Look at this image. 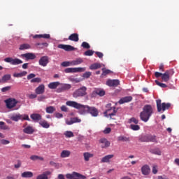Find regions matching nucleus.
<instances>
[{"label": "nucleus", "mask_w": 179, "mask_h": 179, "mask_svg": "<svg viewBox=\"0 0 179 179\" xmlns=\"http://www.w3.org/2000/svg\"><path fill=\"white\" fill-rule=\"evenodd\" d=\"M66 106L73 107L76 110H80V114H91L92 117H97L99 115V110L94 106H89L87 105H82L75 101H67Z\"/></svg>", "instance_id": "nucleus-1"}, {"label": "nucleus", "mask_w": 179, "mask_h": 179, "mask_svg": "<svg viewBox=\"0 0 179 179\" xmlns=\"http://www.w3.org/2000/svg\"><path fill=\"white\" fill-rule=\"evenodd\" d=\"M154 113L155 110L151 105H145L143 108V111L140 113V119L143 122H148Z\"/></svg>", "instance_id": "nucleus-2"}, {"label": "nucleus", "mask_w": 179, "mask_h": 179, "mask_svg": "<svg viewBox=\"0 0 179 179\" xmlns=\"http://www.w3.org/2000/svg\"><path fill=\"white\" fill-rule=\"evenodd\" d=\"M106 110L103 113L105 117H110V120L114 117V115H116L117 114V109L115 108V106H111V103H108L106 106Z\"/></svg>", "instance_id": "nucleus-3"}, {"label": "nucleus", "mask_w": 179, "mask_h": 179, "mask_svg": "<svg viewBox=\"0 0 179 179\" xmlns=\"http://www.w3.org/2000/svg\"><path fill=\"white\" fill-rule=\"evenodd\" d=\"M87 96V87L83 86L78 90H76L73 93V97L78 99V97H85Z\"/></svg>", "instance_id": "nucleus-4"}, {"label": "nucleus", "mask_w": 179, "mask_h": 179, "mask_svg": "<svg viewBox=\"0 0 179 179\" xmlns=\"http://www.w3.org/2000/svg\"><path fill=\"white\" fill-rule=\"evenodd\" d=\"M157 103V111L158 113H161V111H165L166 110H169V108H170V107H171V104L170 103H162V99H157L156 101Z\"/></svg>", "instance_id": "nucleus-5"}, {"label": "nucleus", "mask_w": 179, "mask_h": 179, "mask_svg": "<svg viewBox=\"0 0 179 179\" xmlns=\"http://www.w3.org/2000/svg\"><path fill=\"white\" fill-rule=\"evenodd\" d=\"M6 103V107L8 110H12V108H15L16 106H17L19 101H17L15 98H8L4 101Z\"/></svg>", "instance_id": "nucleus-6"}, {"label": "nucleus", "mask_w": 179, "mask_h": 179, "mask_svg": "<svg viewBox=\"0 0 179 179\" xmlns=\"http://www.w3.org/2000/svg\"><path fill=\"white\" fill-rule=\"evenodd\" d=\"M174 75V70L169 69L165 71V73H162V80L163 82H169L170 80V78Z\"/></svg>", "instance_id": "nucleus-7"}, {"label": "nucleus", "mask_w": 179, "mask_h": 179, "mask_svg": "<svg viewBox=\"0 0 179 179\" xmlns=\"http://www.w3.org/2000/svg\"><path fill=\"white\" fill-rule=\"evenodd\" d=\"M66 178L68 179H85L86 176L78 172H73L72 173H67Z\"/></svg>", "instance_id": "nucleus-8"}, {"label": "nucleus", "mask_w": 179, "mask_h": 179, "mask_svg": "<svg viewBox=\"0 0 179 179\" xmlns=\"http://www.w3.org/2000/svg\"><path fill=\"white\" fill-rule=\"evenodd\" d=\"M5 62H8V64H10L11 65H20L23 62L20 59L15 58L13 59L12 57H6L4 59Z\"/></svg>", "instance_id": "nucleus-9"}, {"label": "nucleus", "mask_w": 179, "mask_h": 179, "mask_svg": "<svg viewBox=\"0 0 179 179\" xmlns=\"http://www.w3.org/2000/svg\"><path fill=\"white\" fill-rule=\"evenodd\" d=\"M86 68L77 67V68H67L64 70L66 73H75L76 72H85Z\"/></svg>", "instance_id": "nucleus-10"}, {"label": "nucleus", "mask_w": 179, "mask_h": 179, "mask_svg": "<svg viewBox=\"0 0 179 179\" xmlns=\"http://www.w3.org/2000/svg\"><path fill=\"white\" fill-rule=\"evenodd\" d=\"M71 88L72 85L71 84H62L61 86L56 90V92L62 93V92H67V90H70Z\"/></svg>", "instance_id": "nucleus-11"}, {"label": "nucleus", "mask_w": 179, "mask_h": 179, "mask_svg": "<svg viewBox=\"0 0 179 179\" xmlns=\"http://www.w3.org/2000/svg\"><path fill=\"white\" fill-rule=\"evenodd\" d=\"M49 63L50 58L48 57V56L41 57L38 61V64L39 65H41V66H47V65H48Z\"/></svg>", "instance_id": "nucleus-12"}, {"label": "nucleus", "mask_w": 179, "mask_h": 179, "mask_svg": "<svg viewBox=\"0 0 179 179\" xmlns=\"http://www.w3.org/2000/svg\"><path fill=\"white\" fill-rule=\"evenodd\" d=\"M57 48H60L61 50H64V51H74L75 50V48L71 45L59 44L57 45Z\"/></svg>", "instance_id": "nucleus-13"}, {"label": "nucleus", "mask_w": 179, "mask_h": 179, "mask_svg": "<svg viewBox=\"0 0 179 179\" xmlns=\"http://www.w3.org/2000/svg\"><path fill=\"white\" fill-rule=\"evenodd\" d=\"M20 57L21 58H25L26 61H29V59H36V55L31 52L22 54Z\"/></svg>", "instance_id": "nucleus-14"}, {"label": "nucleus", "mask_w": 179, "mask_h": 179, "mask_svg": "<svg viewBox=\"0 0 179 179\" xmlns=\"http://www.w3.org/2000/svg\"><path fill=\"white\" fill-rule=\"evenodd\" d=\"M107 86L110 87H117V86L120 85L119 80H108L106 81Z\"/></svg>", "instance_id": "nucleus-15"}, {"label": "nucleus", "mask_w": 179, "mask_h": 179, "mask_svg": "<svg viewBox=\"0 0 179 179\" xmlns=\"http://www.w3.org/2000/svg\"><path fill=\"white\" fill-rule=\"evenodd\" d=\"M99 143L101 144V148L103 149L108 148L110 145V141H107V138H101L99 140Z\"/></svg>", "instance_id": "nucleus-16"}, {"label": "nucleus", "mask_w": 179, "mask_h": 179, "mask_svg": "<svg viewBox=\"0 0 179 179\" xmlns=\"http://www.w3.org/2000/svg\"><path fill=\"white\" fill-rule=\"evenodd\" d=\"M132 96H124L121 98L118 103L119 104H124V103H129L130 101H132Z\"/></svg>", "instance_id": "nucleus-17"}, {"label": "nucleus", "mask_w": 179, "mask_h": 179, "mask_svg": "<svg viewBox=\"0 0 179 179\" xmlns=\"http://www.w3.org/2000/svg\"><path fill=\"white\" fill-rule=\"evenodd\" d=\"M81 120L79 117H71L70 120H66V125H72V124H76V122H81Z\"/></svg>", "instance_id": "nucleus-18"}, {"label": "nucleus", "mask_w": 179, "mask_h": 179, "mask_svg": "<svg viewBox=\"0 0 179 179\" xmlns=\"http://www.w3.org/2000/svg\"><path fill=\"white\" fill-rule=\"evenodd\" d=\"M24 134H27V135H31L34 134V128L31 126H27L23 129Z\"/></svg>", "instance_id": "nucleus-19"}, {"label": "nucleus", "mask_w": 179, "mask_h": 179, "mask_svg": "<svg viewBox=\"0 0 179 179\" xmlns=\"http://www.w3.org/2000/svg\"><path fill=\"white\" fill-rule=\"evenodd\" d=\"M48 176H51V171H45L43 173L38 175L36 177V179H48Z\"/></svg>", "instance_id": "nucleus-20"}, {"label": "nucleus", "mask_w": 179, "mask_h": 179, "mask_svg": "<svg viewBox=\"0 0 179 179\" xmlns=\"http://www.w3.org/2000/svg\"><path fill=\"white\" fill-rule=\"evenodd\" d=\"M45 92V86L43 84H41L38 87L36 88L35 92L37 94H43Z\"/></svg>", "instance_id": "nucleus-21"}, {"label": "nucleus", "mask_w": 179, "mask_h": 179, "mask_svg": "<svg viewBox=\"0 0 179 179\" xmlns=\"http://www.w3.org/2000/svg\"><path fill=\"white\" fill-rule=\"evenodd\" d=\"M68 40H70V41H74L75 43H78V41H79V34L76 33L71 34L69 36Z\"/></svg>", "instance_id": "nucleus-22"}, {"label": "nucleus", "mask_w": 179, "mask_h": 179, "mask_svg": "<svg viewBox=\"0 0 179 179\" xmlns=\"http://www.w3.org/2000/svg\"><path fill=\"white\" fill-rule=\"evenodd\" d=\"M141 172L143 176H149L150 168L148 165H144L141 168Z\"/></svg>", "instance_id": "nucleus-23"}, {"label": "nucleus", "mask_w": 179, "mask_h": 179, "mask_svg": "<svg viewBox=\"0 0 179 179\" xmlns=\"http://www.w3.org/2000/svg\"><path fill=\"white\" fill-rule=\"evenodd\" d=\"M114 157V155H108L102 157L101 163H110V160Z\"/></svg>", "instance_id": "nucleus-24"}, {"label": "nucleus", "mask_w": 179, "mask_h": 179, "mask_svg": "<svg viewBox=\"0 0 179 179\" xmlns=\"http://www.w3.org/2000/svg\"><path fill=\"white\" fill-rule=\"evenodd\" d=\"M31 118L35 122H38L42 118L41 115L38 113H33L31 115Z\"/></svg>", "instance_id": "nucleus-25"}, {"label": "nucleus", "mask_w": 179, "mask_h": 179, "mask_svg": "<svg viewBox=\"0 0 179 179\" xmlns=\"http://www.w3.org/2000/svg\"><path fill=\"white\" fill-rule=\"evenodd\" d=\"M59 85H61V83L56 81V82H52V83H50L48 85V87H49V89H52V90H57L58 86H59Z\"/></svg>", "instance_id": "nucleus-26"}, {"label": "nucleus", "mask_w": 179, "mask_h": 179, "mask_svg": "<svg viewBox=\"0 0 179 179\" xmlns=\"http://www.w3.org/2000/svg\"><path fill=\"white\" fill-rule=\"evenodd\" d=\"M33 176L34 174H33V172L31 171H25L21 174V177L22 178H31Z\"/></svg>", "instance_id": "nucleus-27"}, {"label": "nucleus", "mask_w": 179, "mask_h": 179, "mask_svg": "<svg viewBox=\"0 0 179 179\" xmlns=\"http://www.w3.org/2000/svg\"><path fill=\"white\" fill-rule=\"evenodd\" d=\"M71 156V151L64 150L62 151L60 154V157L65 159L66 157H69Z\"/></svg>", "instance_id": "nucleus-28"}, {"label": "nucleus", "mask_w": 179, "mask_h": 179, "mask_svg": "<svg viewBox=\"0 0 179 179\" xmlns=\"http://www.w3.org/2000/svg\"><path fill=\"white\" fill-rule=\"evenodd\" d=\"M83 59L77 58L76 59L71 62V65L72 66L80 65V64H83Z\"/></svg>", "instance_id": "nucleus-29"}, {"label": "nucleus", "mask_w": 179, "mask_h": 179, "mask_svg": "<svg viewBox=\"0 0 179 179\" xmlns=\"http://www.w3.org/2000/svg\"><path fill=\"white\" fill-rule=\"evenodd\" d=\"M10 120L17 122V121L22 120V115L20 113L13 115V116H11Z\"/></svg>", "instance_id": "nucleus-30"}, {"label": "nucleus", "mask_w": 179, "mask_h": 179, "mask_svg": "<svg viewBox=\"0 0 179 179\" xmlns=\"http://www.w3.org/2000/svg\"><path fill=\"white\" fill-rule=\"evenodd\" d=\"M0 129H2L3 131H9L10 128L9 126L6 125L5 122H0Z\"/></svg>", "instance_id": "nucleus-31"}, {"label": "nucleus", "mask_w": 179, "mask_h": 179, "mask_svg": "<svg viewBox=\"0 0 179 179\" xmlns=\"http://www.w3.org/2000/svg\"><path fill=\"white\" fill-rule=\"evenodd\" d=\"M30 48H31V46L29 44L24 43L20 45L19 50L23 51L24 50H30Z\"/></svg>", "instance_id": "nucleus-32"}, {"label": "nucleus", "mask_w": 179, "mask_h": 179, "mask_svg": "<svg viewBox=\"0 0 179 179\" xmlns=\"http://www.w3.org/2000/svg\"><path fill=\"white\" fill-rule=\"evenodd\" d=\"M83 156H84L85 162H89V160H90L91 157H93V154H92L90 152H84Z\"/></svg>", "instance_id": "nucleus-33"}, {"label": "nucleus", "mask_w": 179, "mask_h": 179, "mask_svg": "<svg viewBox=\"0 0 179 179\" xmlns=\"http://www.w3.org/2000/svg\"><path fill=\"white\" fill-rule=\"evenodd\" d=\"M152 155H157V156H162V150L159 148H155L150 150Z\"/></svg>", "instance_id": "nucleus-34"}, {"label": "nucleus", "mask_w": 179, "mask_h": 179, "mask_svg": "<svg viewBox=\"0 0 179 179\" xmlns=\"http://www.w3.org/2000/svg\"><path fill=\"white\" fill-rule=\"evenodd\" d=\"M39 124L41 126H42L43 128H50V124L48 123V121H45V120H41L39 122Z\"/></svg>", "instance_id": "nucleus-35"}, {"label": "nucleus", "mask_w": 179, "mask_h": 179, "mask_svg": "<svg viewBox=\"0 0 179 179\" xmlns=\"http://www.w3.org/2000/svg\"><path fill=\"white\" fill-rule=\"evenodd\" d=\"M10 74H6L2 77L1 80V83H5L6 82H8V80H10Z\"/></svg>", "instance_id": "nucleus-36"}, {"label": "nucleus", "mask_w": 179, "mask_h": 179, "mask_svg": "<svg viewBox=\"0 0 179 179\" xmlns=\"http://www.w3.org/2000/svg\"><path fill=\"white\" fill-rule=\"evenodd\" d=\"M27 75V71H22L21 73H14L13 76L14 78H23V76H26Z\"/></svg>", "instance_id": "nucleus-37"}, {"label": "nucleus", "mask_w": 179, "mask_h": 179, "mask_svg": "<svg viewBox=\"0 0 179 179\" xmlns=\"http://www.w3.org/2000/svg\"><path fill=\"white\" fill-rule=\"evenodd\" d=\"M30 159L33 160L34 162H36V160H41V162H43L44 158L38 155H32L30 157Z\"/></svg>", "instance_id": "nucleus-38"}, {"label": "nucleus", "mask_w": 179, "mask_h": 179, "mask_svg": "<svg viewBox=\"0 0 179 179\" xmlns=\"http://www.w3.org/2000/svg\"><path fill=\"white\" fill-rule=\"evenodd\" d=\"M117 141L120 142H129V137H125L124 136H120L117 138Z\"/></svg>", "instance_id": "nucleus-39"}, {"label": "nucleus", "mask_w": 179, "mask_h": 179, "mask_svg": "<svg viewBox=\"0 0 179 179\" xmlns=\"http://www.w3.org/2000/svg\"><path fill=\"white\" fill-rule=\"evenodd\" d=\"M99 68H101V64H100V63H94L90 66V69L92 70L99 69Z\"/></svg>", "instance_id": "nucleus-40"}, {"label": "nucleus", "mask_w": 179, "mask_h": 179, "mask_svg": "<svg viewBox=\"0 0 179 179\" xmlns=\"http://www.w3.org/2000/svg\"><path fill=\"white\" fill-rule=\"evenodd\" d=\"M55 107L54 106H49L46 108V113L48 114H52L55 111Z\"/></svg>", "instance_id": "nucleus-41"}, {"label": "nucleus", "mask_w": 179, "mask_h": 179, "mask_svg": "<svg viewBox=\"0 0 179 179\" xmlns=\"http://www.w3.org/2000/svg\"><path fill=\"white\" fill-rule=\"evenodd\" d=\"M64 136L66 138H73L75 136V135L73 134V132L71 131H65Z\"/></svg>", "instance_id": "nucleus-42"}, {"label": "nucleus", "mask_w": 179, "mask_h": 179, "mask_svg": "<svg viewBox=\"0 0 179 179\" xmlns=\"http://www.w3.org/2000/svg\"><path fill=\"white\" fill-rule=\"evenodd\" d=\"M148 142H155V143H157L156 136L148 135Z\"/></svg>", "instance_id": "nucleus-43"}, {"label": "nucleus", "mask_w": 179, "mask_h": 179, "mask_svg": "<svg viewBox=\"0 0 179 179\" xmlns=\"http://www.w3.org/2000/svg\"><path fill=\"white\" fill-rule=\"evenodd\" d=\"M130 128L133 131H139L141 129V127H139L138 124H131Z\"/></svg>", "instance_id": "nucleus-44"}, {"label": "nucleus", "mask_w": 179, "mask_h": 179, "mask_svg": "<svg viewBox=\"0 0 179 179\" xmlns=\"http://www.w3.org/2000/svg\"><path fill=\"white\" fill-rule=\"evenodd\" d=\"M96 94H98V96H100L102 97V96H104L106 94V92L104 90H97L95 91Z\"/></svg>", "instance_id": "nucleus-45"}, {"label": "nucleus", "mask_w": 179, "mask_h": 179, "mask_svg": "<svg viewBox=\"0 0 179 179\" xmlns=\"http://www.w3.org/2000/svg\"><path fill=\"white\" fill-rule=\"evenodd\" d=\"M81 47H83V48H85L86 50H89V48H90V45L87 42H83Z\"/></svg>", "instance_id": "nucleus-46"}, {"label": "nucleus", "mask_w": 179, "mask_h": 179, "mask_svg": "<svg viewBox=\"0 0 179 179\" xmlns=\"http://www.w3.org/2000/svg\"><path fill=\"white\" fill-rule=\"evenodd\" d=\"M129 124H132V122L134 124H138L139 120L138 119L135 118V117H131V118L129 119Z\"/></svg>", "instance_id": "nucleus-47"}, {"label": "nucleus", "mask_w": 179, "mask_h": 179, "mask_svg": "<svg viewBox=\"0 0 179 179\" xmlns=\"http://www.w3.org/2000/svg\"><path fill=\"white\" fill-rule=\"evenodd\" d=\"M94 54V51L88 50L86 52H85L84 55H86L87 57H92Z\"/></svg>", "instance_id": "nucleus-48"}, {"label": "nucleus", "mask_w": 179, "mask_h": 179, "mask_svg": "<svg viewBox=\"0 0 179 179\" xmlns=\"http://www.w3.org/2000/svg\"><path fill=\"white\" fill-rule=\"evenodd\" d=\"M31 83H41V78H35L31 80Z\"/></svg>", "instance_id": "nucleus-49"}, {"label": "nucleus", "mask_w": 179, "mask_h": 179, "mask_svg": "<svg viewBox=\"0 0 179 179\" xmlns=\"http://www.w3.org/2000/svg\"><path fill=\"white\" fill-rule=\"evenodd\" d=\"M69 79L71 82H73V83H79L80 82V79H79V78H75L73 77H70Z\"/></svg>", "instance_id": "nucleus-50"}, {"label": "nucleus", "mask_w": 179, "mask_h": 179, "mask_svg": "<svg viewBox=\"0 0 179 179\" xmlns=\"http://www.w3.org/2000/svg\"><path fill=\"white\" fill-rule=\"evenodd\" d=\"M155 83H156V85H157L158 86H159L160 87H162L164 89L167 87V85H166L164 83H162L159 82L158 80H155Z\"/></svg>", "instance_id": "nucleus-51"}, {"label": "nucleus", "mask_w": 179, "mask_h": 179, "mask_svg": "<svg viewBox=\"0 0 179 179\" xmlns=\"http://www.w3.org/2000/svg\"><path fill=\"white\" fill-rule=\"evenodd\" d=\"M103 73L101 76H106V75H108V73H111V71L108 69H102Z\"/></svg>", "instance_id": "nucleus-52"}, {"label": "nucleus", "mask_w": 179, "mask_h": 179, "mask_svg": "<svg viewBox=\"0 0 179 179\" xmlns=\"http://www.w3.org/2000/svg\"><path fill=\"white\" fill-rule=\"evenodd\" d=\"M22 121L25 120V121H30V117H29V115H22Z\"/></svg>", "instance_id": "nucleus-53"}, {"label": "nucleus", "mask_w": 179, "mask_h": 179, "mask_svg": "<svg viewBox=\"0 0 179 179\" xmlns=\"http://www.w3.org/2000/svg\"><path fill=\"white\" fill-rule=\"evenodd\" d=\"M92 76V72L87 71L83 74V78H85V79H89Z\"/></svg>", "instance_id": "nucleus-54"}, {"label": "nucleus", "mask_w": 179, "mask_h": 179, "mask_svg": "<svg viewBox=\"0 0 179 179\" xmlns=\"http://www.w3.org/2000/svg\"><path fill=\"white\" fill-rule=\"evenodd\" d=\"M50 166L55 167V169H59V164H57L52 161L50 162Z\"/></svg>", "instance_id": "nucleus-55"}, {"label": "nucleus", "mask_w": 179, "mask_h": 179, "mask_svg": "<svg viewBox=\"0 0 179 179\" xmlns=\"http://www.w3.org/2000/svg\"><path fill=\"white\" fill-rule=\"evenodd\" d=\"M37 45H38L41 48H44L45 47H48V43H37Z\"/></svg>", "instance_id": "nucleus-56"}, {"label": "nucleus", "mask_w": 179, "mask_h": 179, "mask_svg": "<svg viewBox=\"0 0 179 179\" xmlns=\"http://www.w3.org/2000/svg\"><path fill=\"white\" fill-rule=\"evenodd\" d=\"M10 89H11L10 86L4 87L1 88V92L3 93H5L6 92H9V90H10Z\"/></svg>", "instance_id": "nucleus-57"}, {"label": "nucleus", "mask_w": 179, "mask_h": 179, "mask_svg": "<svg viewBox=\"0 0 179 179\" xmlns=\"http://www.w3.org/2000/svg\"><path fill=\"white\" fill-rule=\"evenodd\" d=\"M0 143H1V145H9V143H10V141L8 140L2 139L0 141Z\"/></svg>", "instance_id": "nucleus-58"}, {"label": "nucleus", "mask_w": 179, "mask_h": 179, "mask_svg": "<svg viewBox=\"0 0 179 179\" xmlns=\"http://www.w3.org/2000/svg\"><path fill=\"white\" fill-rule=\"evenodd\" d=\"M141 142H149L148 136H144L141 138Z\"/></svg>", "instance_id": "nucleus-59"}, {"label": "nucleus", "mask_w": 179, "mask_h": 179, "mask_svg": "<svg viewBox=\"0 0 179 179\" xmlns=\"http://www.w3.org/2000/svg\"><path fill=\"white\" fill-rule=\"evenodd\" d=\"M71 66V62H63L62 63V66L66 67V66Z\"/></svg>", "instance_id": "nucleus-60"}, {"label": "nucleus", "mask_w": 179, "mask_h": 179, "mask_svg": "<svg viewBox=\"0 0 179 179\" xmlns=\"http://www.w3.org/2000/svg\"><path fill=\"white\" fill-rule=\"evenodd\" d=\"M34 78H36V74L34 73H30L27 76L28 80H30V79H34Z\"/></svg>", "instance_id": "nucleus-61"}, {"label": "nucleus", "mask_w": 179, "mask_h": 179, "mask_svg": "<svg viewBox=\"0 0 179 179\" xmlns=\"http://www.w3.org/2000/svg\"><path fill=\"white\" fill-rule=\"evenodd\" d=\"M60 108L61 110L64 111V113L68 112V108L65 105L62 106Z\"/></svg>", "instance_id": "nucleus-62"}, {"label": "nucleus", "mask_w": 179, "mask_h": 179, "mask_svg": "<svg viewBox=\"0 0 179 179\" xmlns=\"http://www.w3.org/2000/svg\"><path fill=\"white\" fill-rule=\"evenodd\" d=\"M110 132H111V128L110 127H107L103 130V134H110Z\"/></svg>", "instance_id": "nucleus-63"}, {"label": "nucleus", "mask_w": 179, "mask_h": 179, "mask_svg": "<svg viewBox=\"0 0 179 179\" xmlns=\"http://www.w3.org/2000/svg\"><path fill=\"white\" fill-rule=\"evenodd\" d=\"M51 36L48 34H41V38H50Z\"/></svg>", "instance_id": "nucleus-64"}]
</instances>
